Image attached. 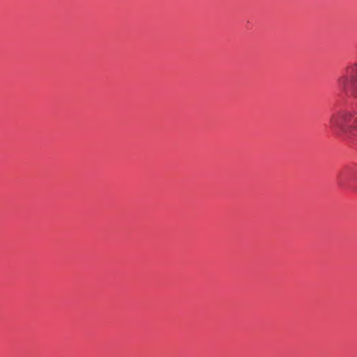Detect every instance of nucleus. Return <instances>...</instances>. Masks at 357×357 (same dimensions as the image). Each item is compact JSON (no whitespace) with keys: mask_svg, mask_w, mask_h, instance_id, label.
I'll list each match as a JSON object with an SVG mask.
<instances>
[{"mask_svg":"<svg viewBox=\"0 0 357 357\" xmlns=\"http://www.w3.org/2000/svg\"><path fill=\"white\" fill-rule=\"evenodd\" d=\"M356 174L357 169L355 167L351 166L345 167L338 174L340 185H343L347 180L354 179Z\"/></svg>","mask_w":357,"mask_h":357,"instance_id":"7ed1b4c3","label":"nucleus"},{"mask_svg":"<svg viewBox=\"0 0 357 357\" xmlns=\"http://www.w3.org/2000/svg\"><path fill=\"white\" fill-rule=\"evenodd\" d=\"M328 127L342 140L357 139V112L352 108L333 111L329 117Z\"/></svg>","mask_w":357,"mask_h":357,"instance_id":"f257e3e1","label":"nucleus"},{"mask_svg":"<svg viewBox=\"0 0 357 357\" xmlns=\"http://www.w3.org/2000/svg\"><path fill=\"white\" fill-rule=\"evenodd\" d=\"M337 85L344 94L357 98V63L345 68L344 73L337 79Z\"/></svg>","mask_w":357,"mask_h":357,"instance_id":"f03ea898","label":"nucleus"}]
</instances>
